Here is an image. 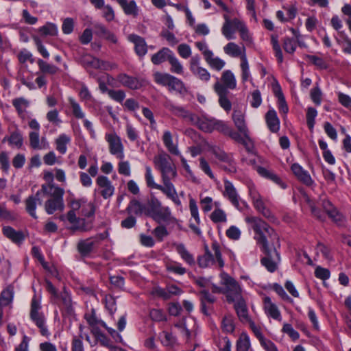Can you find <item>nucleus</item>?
Segmentation results:
<instances>
[{
	"label": "nucleus",
	"instance_id": "1",
	"mask_svg": "<svg viewBox=\"0 0 351 351\" xmlns=\"http://www.w3.org/2000/svg\"><path fill=\"white\" fill-rule=\"evenodd\" d=\"M245 221L254 231V239L261 245V250L264 254V256L261 258V264L269 272H275L281 261L278 234L274 228L259 217H247Z\"/></svg>",
	"mask_w": 351,
	"mask_h": 351
},
{
	"label": "nucleus",
	"instance_id": "2",
	"mask_svg": "<svg viewBox=\"0 0 351 351\" xmlns=\"http://www.w3.org/2000/svg\"><path fill=\"white\" fill-rule=\"evenodd\" d=\"M154 163L156 168L160 172L162 181L164 185L167 186L174 199L176 200V205L181 206V201L178 197L176 189L171 182L177 176V170L175 165L171 161L170 156L167 154H160L155 156Z\"/></svg>",
	"mask_w": 351,
	"mask_h": 351
},
{
	"label": "nucleus",
	"instance_id": "3",
	"mask_svg": "<svg viewBox=\"0 0 351 351\" xmlns=\"http://www.w3.org/2000/svg\"><path fill=\"white\" fill-rule=\"evenodd\" d=\"M41 191L49 198L45 203V209L47 214L51 215L57 210L62 211L64 208V190L54 184H43Z\"/></svg>",
	"mask_w": 351,
	"mask_h": 351
},
{
	"label": "nucleus",
	"instance_id": "4",
	"mask_svg": "<svg viewBox=\"0 0 351 351\" xmlns=\"http://www.w3.org/2000/svg\"><path fill=\"white\" fill-rule=\"evenodd\" d=\"M223 51L230 57H240L242 82L245 83L249 80L252 82L245 46L243 45L242 47H240L235 43L230 42L223 47Z\"/></svg>",
	"mask_w": 351,
	"mask_h": 351
},
{
	"label": "nucleus",
	"instance_id": "5",
	"mask_svg": "<svg viewBox=\"0 0 351 351\" xmlns=\"http://www.w3.org/2000/svg\"><path fill=\"white\" fill-rule=\"evenodd\" d=\"M221 285L223 287V293L228 303L235 302L243 298L241 288L238 282L227 273L220 274Z\"/></svg>",
	"mask_w": 351,
	"mask_h": 351
},
{
	"label": "nucleus",
	"instance_id": "6",
	"mask_svg": "<svg viewBox=\"0 0 351 351\" xmlns=\"http://www.w3.org/2000/svg\"><path fill=\"white\" fill-rule=\"evenodd\" d=\"M211 247L215 253V256L213 254H204L199 255L197 258V265L200 268H207L214 265L215 263H217L219 268L222 269L225 263L222 258L219 243L216 241H213Z\"/></svg>",
	"mask_w": 351,
	"mask_h": 351
},
{
	"label": "nucleus",
	"instance_id": "7",
	"mask_svg": "<svg viewBox=\"0 0 351 351\" xmlns=\"http://www.w3.org/2000/svg\"><path fill=\"white\" fill-rule=\"evenodd\" d=\"M40 308L39 300L36 296H34L31 302L30 319L39 328L40 334L48 337L50 336V332L46 326V319L44 314L39 311Z\"/></svg>",
	"mask_w": 351,
	"mask_h": 351
},
{
	"label": "nucleus",
	"instance_id": "8",
	"mask_svg": "<svg viewBox=\"0 0 351 351\" xmlns=\"http://www.w3.org/2000/svg\"><path fill=\"white\" fill-rule=\"evenodd\" d=\"M155 82L164 86H167L169 91H176L180 94L186 92L184 82L169 73H156L154 74Z\"/></svg>",
	"mask_w": 351,
	"mask_h": 351
},
{
	"label": "nucleus",
	"instance_id": "9",
	"mask_svg": "<svg viewBox=\"0 0 351 351\" xmlns=\"http://www.w3.org/2000/svg\"><path fill=\"white\" fill-rule=\"evenodd\" d=\"M208 150L217 160L228 165L222 167L225 171L230 173H235L237 172V163L233 154L227 153L222 148L217 145L209 146Z\"/></svg>",
	"mask_w": 351,
	"mask_h": 351
},
{
	"label": "nucleus",
	"instance_id": "10",
	"mask_svg": "<svg viewBox=\"0 0 351 351\" xmlns=\"http://www.w3.org/2000/svg\"><path fill=\"white\" fill-rule=\"evenodd\" d=\"M197 119L193 123V125L206 133H211L214 130L220 132L225 123L223 121L218 120L206 114L197 115Z\"/></svg>",
	"mask_w": 351,
	"mask_h": 351
},
{
	"label": "nucleus",
	"instance_id": "11",
	"mask_svg": "<svg viewBox=\"0 0 351 351\" xmlns=\"http://www.w3.org/2000/svg\"><path fill=\"white\" fill-rule=\"evenodd\" d=\"M200 61L198 54L192 56L189 62L190 71L199 80L207 82L210 79V74L206 69L200 66Z\"/></svg>",
	"mask_w": 351,
	"mask_h": 351
},
{
	"label": "nucleus",
	"instance_id": "12",
	"mask_svg": "<svg viewBox=\"0 0 351 351\" xmlns=\"http://www.w3.org/2000/svg\"><path fill=\"white\" fill-rule=\"evenodd\" d=\"M105 139L108 143L110 153L122 160L124 158V148L120 137L116 133H107Z\"/></svg>",
	"mask_w": 351,
	"mask_h": 351
},
{
	"label": "nucleus",
	"instance_id": "13",
	"mask_svg": "<svg viewBox=\"0 0 351 351\" xmlns=\"http://www.w3.org/2000/svg\"><path fill=\"white\" fill-rule=\"evenodd\" d=\"M145 178L146 181L147 186L152 189H156L158 190H160L161 192H162L169 199H170L176 205V200L174 199V197L170 192V191H168V188L165 185H161L156 184L154 182V176L152 175V169L150 167L147 166L145 167Z\"/></svg>",
	"mask_w": 351,
	"mask_h": 351
},
{
	"label": "nucleus",
	"instance_id": "14",
	"mask_svg": "<svg viewBox=\"0 0 351 351\" xmlns=\"http://www.w3.org/2000/svg\"><path fill=\"white\" fill-rule=\"evenodd\" d=\"M97 185L99 189V193L104 199H108L114 193V187L111 181L105 176H99L96 179Z\"/></svg>",
	"mask_w": 351,
	"mask_h": 351
},
{
	"label": "nucleus",
	"instance_id": "15",
	"mask_svg": "<svg viewBox=\"0 0 351 351\" xmlns=\"http://www.w3.org/2000/svg\"><path fill=\"white\" fill-rule=\"evenodd\" d=\"M61 301L59 304L61 307V311L64 316H71L74 314V308L73 307V302L71 294L67 291L65 287L63 291L59 294L58 300Z\"/></svg>",
	"mask_w": 351,
	"mask_h": 351
},
{
	"label": "nucleus",
	"instance_id": "16",
	"mask_svg": "<svg viewBox=\"0 0 351 351\" xmlns=\"http://www.w3.org/2000/svg\"><path fill=\"white\" fill-rule=\"evenodd\" d=\"M214 90L219 97V106L226 112H229L232 109V103L228 98L229 91L226 90L219 83H215L213 86Z\"/></svg>",
	"mask_w": 351,
	"mask_h": 351
},
{
	"label": "nucleus",
	"instance_id": "17",
	"mask_svg": "<svg viewBox=\"0 0 351 351\" xmlns=\"http://www.w3.org/2000/svg\"><path fill=\"white\" fill-rule=\"evenodd\" d=\"M291 169L295 176L306 186H311L315 184L309 173L304 170L299 164L293 163L291 167Z\"/></svg>",
	"mask_w": 351,
	"mask_h": 351
},
{
	"label": "nucleus",
	"instance_id": "18",
	"mask_svg": "<svg viewBox=\"0 0 351 351\" xmlns=\"http://www.w3.org/2000/svg\"><path fill=\"white\" fill-rule=\"evenodd\" d=\"M176 116L182 118L186 121L193 125L197 119V114L191 112L182 106H176L172 104H168L166 106Z\"/></svg>",
	"mask_w": 351,
	"mask_h": 351
},
{
	"label": "nucleus",
	"instance_id": "19",
	"mask_svg": "<svg viewBox=\"0 0 351 351\" xmlns=\"http://www.w3.org/2000/svg\"><path fill=\"white\" fill-rule=\"evenodd\" d=\"M12 104L20 119L23 121L27 119V108L30 106V101L28 99L23 97H16L12 99Z\"/></svg>",
	"mask_w": 351,
	"mask_h": 351
},
{
	"label": "nucleus",
	"instance_id": "20",
	"mask_svg": "<svg viewBox=\"0 0 351 351\" xmlns=\"http://www.w3.org/2000/svg\"><path fill=\"white\" fill-rule=\"evenodd\" d=\"M41 189L38 191L34 195H29L25 201V210L27 213L34 219H37L36 213L37 204H41L42 201L39 197L42 194Z\"/></svg>",
	"mask_w": 351,
	"mask_h": 351
},
{
	"label": "nucleus",
	"instance_id": "21",
	"mask_svg": "<svg viewBox=\"0 0 351 351\" xmlns=\"http://www.w3.org/2000/svg\"><path fill=\"white\" fill-rule=\"evenodd\" d=\"M151 217L158 223H161L162 222L169 223L174 222L176 220V218L172 216L171 210L167 206L161 207L155 213H152Z\"/></svg>",
	"mask_w": 351,
	"mask_h": 351
},
{
	"label": "nucleus",
	"instance_id": "22",
	"mask_svg": "<svg viewBox=\"0 0 351 351\" xmlns=\"http://www.w3.org/2000/svg\"><path fill=\"white\" fill-rule=\"evenodd\" d=\"M255 169L263 178L270 180L271 181L280 186L282 189L287 188V184L273 171L261 166H256Z\"/></svg>",
	"mask_w": 351,
	"mask_h": 351
},
{
	"label": "nucleus",
	"instance_id": "23",
	"mask_svg": "<svg viewBox=\"0 0 351 351\" xmlns=\"http://www.w3.org/2000/svg\"><path fill=\"white\" fill-rule=\"evenodd\" d=\"M128 39L134 43L136 53L140 58L144 57L147 52V45L145 39L136 34H130Z\"/></svg>",
	"mask_w": 351,
	"mask_h": 351
},
{
	"label": "nucleus",
	"instance_id": "24",
	"mask_svg": "<svg viewBox=\"0 0 351 351\" xmlns=\"http://www.w3.org/2000/svg\"><path fill=\"white\" fill-rule=\"evenodd\" d=\"M264 311L265 314L274 319L281 321L282 316L278 306L271 302L269 297L266 296L263 298Z\"/></svg>",
	"mask_w": 351,
	"mask_h": 351
},
{
	"label": "nucleus",
	"instance_id": "25",
	"mask_svg": "<svg viewBox=\"0 0 351 351\" xmlns=\"http://www.w3.org/2000/svg\"><path fill=\"white\" fill-rule=\"evenodd\" d=\"M222 86L226 90H234L237 87V80L234 73L230 70L224 71L221 76V81L217 77V82Z\"/></svg>",
	"mask_w": 351,
	"mask_h": 351
},
{
	"label": "nucleus",
	"instance_id": "26",
	"mask_svg": "<svg viewBox=\"0 0 351 351\" xmlns=\"http://www.w3.org/2000/svg\"><path fill=\"white\" fill-rule=\"evenodd\" d=\"M173 246L184 262L190 267H193L195 265V259L193 254L188 250L184 243H174Z\"/></svg>",
	"mask_w": 351,
	"mask_h": 351
},
{
	"label": "nucleus",
	"instance_id": "27",
	"mask_svg": "<svg viewBox=\"0 0 351 351\" xmlns=\"http://www.w3.org/2000/svg\"><path fill=\"white\" fill-rule=\"evenodd\" d=\"M29 146L33 149H47L49 147V144L46 138L42 137L40 141L39 132H37V131L29 133Z\"/></svg>",
	"mask_w": 351,
	"mask_h": 351
},
{
	"label": "nucleus",
	"instance_id": "28",
	"mask_svg": "<svg viewBox=\"0 0 351 351\" xmlns=\"http://www.w3.org/2000/svg\"><path fill=\"white\" fill-rule=\"evenodd\" d=\"M223 195L229 199L234 206L237 208L239 207V197L237 191L233 184L228 180L224 182Z\"/></svg>",
	"mask_w": 351,
	"mask_h": 351
},
{
	"label": "nucleus",
	"instance_id": "29",
	"mask_svg": "<svg viewBox=\"0 0 351 351\" xmlns=\"http://www.w3.org/2000/svg\"><path fill=\"white\" fill-rule=\"evenodd\" d=\"M95 34L99 37L105 38L108 41L117 44L118 39L115 34L108 29L105 25L101 23H95L94 25Z\"/></svg>",
	"mask_w": 351,
	"mask_h": 351
},
{
	"label": "nucleus",
	"instance_id": "30",
	"mask_svg": "<svg viewBox=\"0 0 351 351\" xmlns=\"http://www.w3.org/2000/svg\"><path fill=\"white\" fill-rule=\"evenodd\" d=\"M232 120L238 131L245 138H248V128L245 124L243 114L239 110H234L232 113Z\"/></svg>",
	"mask_w": 351,
	"mask_h": 351
},
{
	"label": "nucleus",
	"instance_id": "31",
	"mask_svg": "<svg viewBox=\"0 0 351 351\" xmlns=\"http://www.w3.org/2000/svg\"><path fill=\"white\" fill-rule=\"evenodd\" d=\"M3 235L16 244H21L25 239V235L22 231H17L11 226H4L2 229Z\"/></svg>",
	"mask_w": 351,
	"mask_h": 351
},
{
	"label": "nucleus",
	"instance_id": "32",
	"mask_svg": "<svg viewBox=\"0 0 351 351\" xmlns=\"http://www.w3.org/2000/svg\"><path fill=\"white\" fill-rule=\"evenodd\" d=\"M234 303V307L239 320L243 323L250 322L251 319L249 316L247 307L244 299L242 298Z\"/></svg>",
	"mask_w": 351,
	"mask_h": 351
},
{
	"label": "nucleus",
	"instance_id": "33",
	"mask_svg": "<svg viewBox=\"0 0 351 351\" xmlns=\"http://www.w3.org/2000/svg\"><path fill=\"white\" fill-rule=\"evenodd\" d=\"M265 121L269 130L276 133L280 130V120L274 109H269L265 114Z\"/></svg>",
	"mask_w": 351,
	"mask_h": 351
},
{
	"label": "nucleus",
	"instance_id": "34",
	"mask_svg": "<svg viewBox=\"0 0 351 351\" xmlns=\"http://www.w3.org/2000/svg\"><path fill=\"white\" fill-rule=\"evenodd\" d=\"M90 3L94 5L96 9H101L104 8L103 16L108 21L110 22L114 19V12L110 5H104V0H89Z\"/></svg>",
	"mask_w": 351,
	"mask_h": 351
},
{
	"label": "nucleus",
	"instance_id": "35",
	"mask_svg": "<svg viewBox=\"0 0 351 351\" xmlns=\"http://www.w3.org/2000/svg\"><path fill=\"white\" fill-rule=\"evenodd\" d=\"M97 241L93 238L82 240L77 243V250L82 256H88L93 251Z\"/></svg>",
	"mask_w": 351,
	"mask_h": 351
},
{
	"label": "nucleus",
	"instance_id": "36",
	"mask_svg": "<svg viewBox=\"0 0 351 351\" xmlns=\"http://www.w3.org/2000/svg\"><path fill=\"white\" fill-rule=\"evenodd\" d=\"M173 51L167 47H162L157 53L153 54L151 58L152 62L155 65H159L166 60H169Z\"/></svg>",
	"mask_w": 351,
	"mask_h": 351
},
{
	"label": "nucleus",
	"instance_id": "37",
	"mask_svg": "<svg viewBox=\"0 0 351 351\" xmlns=\"http://www.w3.org/2000/svg\"><path fill=\"white\" fill-rule=\"evenodd\" d=\"M118 80L123 86L132 90L138 89L141 86V84L138 78L125 73L120 74L118 76Z\"/></svg>",
	"mask_w": 351,
	"mask_h": 351
},
{
	"label": "nucleus",
	"instance_id": "38",
	"mask_svg": "<svg viewBox=\"0 0 351 351\" xmlns=\"http://www.w3.org/2000/svg\"><path fill=\"white\" fill-rule=\"evenodd\" d=\"M117 2L122 8L126 15H132L133 16L138 15V9L134 0L130 1H128V0H117Z\"/></svg>",
	"mask_w": 351,
	"mask_h": 351
},
{
	"label": "nucleus",
	"instance_id": "39",
	"mask_svg": "<svg viewBox=\"0 0 351 351\" xmlns=\"http://www.w3.org/2000/svg\"><path fill=\"white\" fill-rule=\"evenodd\" d=\"M162 141L165 146L171 154L176 156L180 155V152L178 149V147L173 144L171 133L169 130L164 132Z\"/></svg>",
	"mask_w": 351,
	"mask_h": 351
},
{
	"label": "nucleus",
	"instance_id": "40",
	"mask_svg": "<svg viewBox=\"0 0 351 351\" xmlns=\"http://www.w3.org/2000/svg\"><path fill=\"white\" fill-rule=\"evenodd\" d=\"M66 219L69 221V223L72 224L73 230L81 231L86 230L84 226L80 225V221H82L84 223V219H81L80 218L77 217L75 212H74L73 210H69L67 213Z\"/></svg>",
	"mask_w": 351,
	"mask_h": 351
},
{
	"label": "nucleus",
	"instance_id": "41",
	"mask_svg": "<svg viewBox=\"0 0 351 351\" xmlns=\"http://www.w3.org/2000/svg\"><path fill=\"white\" fill-rule=\"evenodd\" d=\"M80 333L78 335H74L71 341V351H84V344H83V329L84 327L82 325H80L79 327Z\"/></svg>",
	"mask_w": 351,
	"mask_h": 351
},
{
	"label": "nucleus",
	"instance_id": "42",
	"mask_svg": "<svg viewBox=\"0 0 351 351\" xmlns=\"http://www.w3.org/2000/svg\"><path fill=\"white\" fill-rule=\"evenodd\" d=\"M37 64L38 66L40 71L43 73L42 75H54L59 71L58 67L53 64H49L42 59L38 60Z\"/></svg>",
	"mask_w": 351,
	"mask_h": 351
},
{
	"label": "nucleus",
	"instance_id": "43",
	"mask_svg": "<svg viewBox=\"0 0 351 351\" xmlns=\"http://www.w3.org/2000/svg\"><path fill=\"white\" fill-rule=\"evenodd\" d=\"M145 206L138 200L133 199L130 202L126 210L128 213H134L136 215H141L145 211Z\"/></svg>",
	"mask_w": 351,
	"mask_h": 351
},
{
	"label": "nucleus",
	"instance_id": "44",
	"mask_svg": "<svg viewBox=\"0 0 351 351\" xmlns=\"http://www.w3.org/2000/svg\"><path fill=\"white\" fill-rule=\"evenodd\" d=\"M71 142V138L65 134H60L56 139V149L62 154H64L67 150V145Z\"/></svg>",
	"mask_w": 351,
	"mask_h": 351
},
{
	"label": "nucleus",
	"instance_id": "45",
	"mask_svg": "<svg viewBox=\"0 0 351 351\" xmlns=\"http://www.w3.org/2000/svg\"><path fill=\"white\" fill-rule=\"evenodd\" d=\"M271 44L278 63H282L284 58L280 45L278 42V36L277 34L271 35Z\"/></svg>",
	"mask_w": 351,
	"mask_h": 351
},
{
	"label": "nucleus",
	"instance_id": "46",
	"mask_svg": "<svg viewBox=\"0 0 351 351\" xmlns=\"http://www.w3.org/2000/svg\"><path fill=\"white\" fill-rule=\"evenodd\" d=\"M223 134L228 136L232 140L237 143L243 142V136H242L239 132L234 130L232 128L229 127L226 123L221 128V132Z\"/></svg>",
	"mask_w": 351,
	"mask_h": 351
},
{
	"label": "nucleus",
	"instance_id": "47",
	"mask_svg": "<svg viewBox=\"0 0 351 351\" xmlns=\"http://www.w3.org/2000/svg\"><path fill=\"white\" fill-rule=\"evenodd\" d=\"M250 348L249 336L245 332H242L237 341V351H248Z\"/></svg>",
	"mask_w": 351,
	"mask_h": 351
},
{
	"label": "nucleus",
	"instance_id": "48",
	"mask_svg": "<svg viewBox=\"0 0 351 351\" xmlns=\"http://www.w3.org/2000/svg\"><path fill=\"white\" fill-rule=\"evenodd\" d=\"M221 328L226 333H232L235 330L234 317L232 315H226L221 322Z\"/></svg>",
	"mask_w": 351,
	"mask_h": 351
},
{
	"label": "nucleus",
	"instance_id": "49",
	"mask_svg": "<svg viewBox=\"0 0 351 351\" xmlns=\"http://www.w3.org/2000/svg\"><path fill=\"white\" fill-rule=\"evenodd\" d=\"M205 61L211 69L217 71H221L226 64L224 60L219 57H214V54L207 58Z\"/></svg>",
	"mask_w": 351,
	"mask_h": 351
},
{
	"label": "nucleus",
	"instance_id": "50",
	"mask_svg": "<svg viewBox=\"0 0 351 351\" xmlns=\"http://www.w3.org/2000/svg\"><path fill=\"white\" fill-rule=\"evenodd\" d=\"M38 32L43 36H54L58 34L57 25L52 23H47L38 29Z\"/></svg>",
	"mask_w": 351,
	"mask_h": 351
},
{
	"label": "nucleus",
	"instance_id": "51",
	"mask_svg": "<svg viewBox=\"0 0 351 351\" xmlns=\"http://www.w3.org/2000/svg\"><path fill=\"white\" fill-rule=\"evenodd\" d=\"M8 141L10 145L15 146L19 149L21 148L23 144V138L21 132L16 130L12 132L8 138Z\"/></svg>",
	"mask_w": 351,
	"mask_h": 351
},
{
	"label": "nucleus",
	"instance_id": "52",
	"mask_svg": "<svg viewBox=\"0 0 351 351\" xmlns=\"http://www.w3.org/2000/svg\"><path fill=\"white\" fill-rule=\"evenodd\" d=\"M225 23L221 28L223 35L228 39H234V30L232 29V25L230 23V19L227 15H224Z\"/></svg>",
	"mask_w": 351,
	"mask_h": 351
},
{
	"label": "nucleus",
	"instance_id": "53",
	"mask_svg": "<svg viewBox=\"0 0 351 351\" xmlns=\"http://www.w3.org/2000/svg\"><path fill=\"white\" fill-rule=\"evenodd\" d=\"M282 47L284 50L290 54L294 53L296 50L297 43L293 38L285 36L282 38Z\"/></svg>",
	"mask_w": 351,
	"mask_h": 351
},
{
	"label": "nucleus",
	"instance_id": "54",
	"mask_svg": "<svg viewBox=\"0 0 351 351\" xmlns=\"http://www.w3.org/2000/svg\"><path fill=\"white\" fill-rule=\"evenodd\" d=\"M69 101L71 105L72 113L73 116L79 119H83L85 117L80 104L72 97L69 98Z\"/></svg>",
	"mask_w": 351,
	"mask_h": 351
},
{
	"label": "nucleus",
	"instance_id": "55",
	"mask_svg": "<svg viewBox=\"0 0 351 351\" xmlns=\"http://www.w3.org/2000/svg\"><path fill=\"white\" fill-rule=\"evenodd\" d=\"M160 337L162 343L165 346H173L176 343V337L171 332L162 331Z\"/></svg>",
	"mask_w": 351,
	"mask_h": 351
},
{
	"label": "nucleus",
	"instance_id": "56",
	"mask_svg": "<svg viewBox=\"0 0 351 351\" xmlns=\"http://www.w3.org/2000/svg\"><path fill=\"white\" fill-rule=\"evenodd\" d=\"M80 61L84 67L95 69L98 62V58L86 53L81 57Z\"/></svg>",
	"mask_w": 351,
	"mask_h": 351
},
{
	"label": "nucleus",
	"instance_id": "57",
	"mask_svg": "<svg viewBox=\"0 0 351 351\" xmlns=\"http://www.w3.org/2000/svg\"><path fill=\"white\" fill-rule=\"evenodd\" d=\"M167 270L178 275H184L186 273V269L178 262H173L167 265Z\"/></svg>",
	"mask_w": 351,
	"mask_h": 351
},
{
	"label": "nucleus",
	"instance_id": "58",
	"mask_svg": "<svg viewBox=\"0 0 351 351\" xmlns=\"http://www.w3.org/2000/svg\"><path fill=\"white\" fill-rule=\"evenodd\" d=\"M210 219L214 223H225L227 221V217L225 212L220 208L215 209L210 214Z\"/></svg>",
	"mask_w": 351,
	"mask_h": 351
},
{
	"label": "nucleus",
	"instance_id": "59",
	"mask_svg": "<svg viewBox=\"0 0 351 351\" xmlns=\"http://www.w3.org/2000/svg\"><path fill=\"white\" fill-rule=\"evenodd\" d=\"M169 62L171 64V71L172 73L177 74H182L183 73V66L173 53L170 56Z\"/></svg>",
	"mask_w": 351,
	"mask_h": 351
},
{
	"label": "nucleus",
	"instance_id": "60",
	"mask_svg": "<svg viewBox=\"0 0 351 351\" xmlns=\"http://www.w3.org/2000/svg\"><path fill=\"white\" fill-rule=\"evenodd\" d=\"M317 115V112L315 108L308 107L306 112V124L310 130H313L315 125V119Z\"/></svg>",
	"mask_w": 351,
	"mask_h": 351
},
{
	"label": "nucleus",
	"instance_id": "61",
	"mask_svg": "<svg viewBox=\"0 0 351 351\" xmlns=\"http://www.w3.org/2000/svg\"><path fill=\"white\" fill-rule=\"evenodd\" d=\"M200 303L208 302L209 304H214L216 301V298L212 295L208 290L204 289L199 291V293Z\"/></svg>",
	"mask_w": 351,
	"mask_h": 351
},
{
	"label": "nucleus",
	"instance_id": "62",
	"mask_svg": "<svg viewBox=\"0 0 351 351\" xmlns=\"http://www.w3.org/2000/svg\"><path fill=\"white\" fill-rule=\"evenodd\" d=\"M13 299V293L11 290L6 289L1 292L0 295V305L1 307L9 305Z\"/></svg>",
	"mask_w": 351,
	"mask_h": 351
},
{
	"label": "nucleus",
	"instance_id": "63",
	"mask_svg": "<svg viewBox=\"0 0 351 351\" xmlns=\"http://www.w3.org/2000/svg\"><path fill=\"white\" fill-rule=\"evenodd\" d=\"M149 317L154 322H162L166 320V314L161 309H151L149 311Z\"/></svg>",
	"mask_w": 351,
	"mask_h": 351
},
{
	"label": "nucleus",
	"instance_id": "64",
	"mask_svg": "<svg viewBox=\"0 0 351 351\" xmlns=\"http://www.w3.org/2000/svg\"><path fill=\"white\" fill-rule=\"evenodd\" d=\"M108 95L112 99L119 103H121L125 97V93L122 90L110 89L108 90Z\"/></svg>",
	"mask_w": 351,
	"mask_h": 351
}]
</instances>
